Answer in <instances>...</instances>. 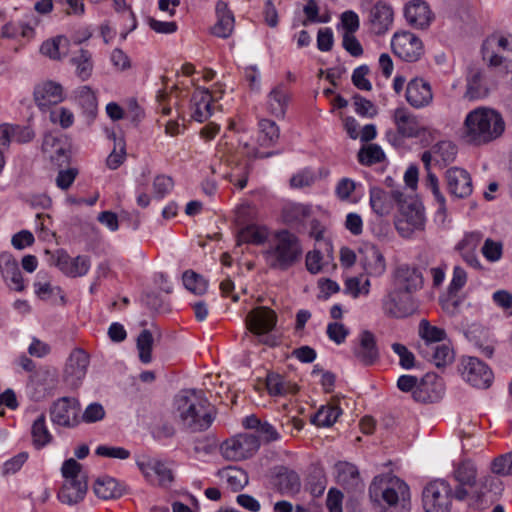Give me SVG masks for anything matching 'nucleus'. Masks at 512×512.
<instances>
[{"label": "nucleus", "instance_id": "obj_48", "mask_svg": "<svg viewBox=\"0 0 512 512\" xmlns=\"http://www.w3.org/2000/svg\"><path fill=\"white\" fill-rule=\"evenodd\" d=\"M76 99L83 112L94 117L97 112V98L89 86H82L76 91Z\"/></svg>", "mask_w": 512, "mask_h": 512}, {"label": "nucleus", "instance_id": "obj_35", "mask_svg": "<svg viewBox=\"0 0 512 512\" xmlns=\"http://www.w3.org/2000/svg\"><path fill=\"white\" fill-rule=\"evenodd\" d=\"M289 102V93L283 83L273 88L267 96V109L277 118L284 117Z\"/></svg>", "mask_w": 512, "mask_h": 512}, {"label": "nucleus", "instance_id": "obj_5", "mask_svg": "<svg viewBox=\"0 0 512 512\" xmlns=\"http://www.w3.org/2000/svg\"><path fill=\"white\" fill-rule=\"evenodd\" d=\"M137 467L145 480L152 486L170 489L176 480L174 462L171 460L140 456L136 460Z\"/></svg>", "mask_w": 512, "mask_h": 512}, {"label": "nucleus", "instance_id": "obj_44", "mask_svg": "<svg viewBox=\"0 0 512 512\" xmlns=\"http://www.w3.org/2000/svg\"><path fill=\"white\" fill-rule=\"evenodd\" d=\"M418 334L421 338L419 343H427L430 345H436L442 342L446 337L445 330L432 326L426 319L420 321Z\"/></svg>", "mask_w": 512, "mask_h": 512}, {"label": "nucleus", "instance_id": "obj_59", "mask_svg": "<svg viewBox=\"0 0 512 512\" xmlns=\"http://www.w3.org/2000/svg\"><path fill=\"white\" fill-rule=\"evenodd\" d=\"M174 182L170 176L157 175L153 181V193L156 198H164L173 188Z\"/></svg>", "mask_w": 512, "mask_h": 512}, {"label": "nucleus", "instance_id": "obj_58", "mask_svg": "<svg viewBox=\"0 0 512 512\" xmlns=\"http://www.w3.org/2000/svg\"><path fill=\"white\" fill-rule=\"evenodd\" d=\"M105 409L99 402L90 403L84 410L81 420L85 423L91 424L101 421L105 417Z\"/></svg>", "mask_w": 512, "mask_h": 512}, {"label": "nucleus", "instance_id": "obj_51", "mask_svg": "<svg viewBox=\"0 0 512 512\" xmlns=\"http://www.w3.org/2000/svg\"><path fill=\"white\" fill-rule=\"evenodd\" d=\"M385 158L382 148L377 144H369L358 152V160L361 164L371 166L381 162Z\"/></svg>", "mask_w": 512, "mask_h": 512}, {"label": "nucleus", "instance_id": "obj_43", "mask_svg": "<svg viewBox=\"0 0 512 512\" xmlns=\"http://www.w3.org/2000/svg\"><path fill=\"white\" fill-rule=\"evenodd\" d=\"M428 379L427 376L413 390L412 396L415 401L422 403L435 402L441 397L443 392L441 383H436V388L430 389Z\"/></svg>", "mask_w": 512, "mask_h": 512}, {"label": "nucleus", "instance_id": "obj_36", "mask_svg": "<svg viewBox=\"0 0 512 512\" xmlns=\"http://www.w3.org/2000/svg\"><path fill=\"white\" fill-rule=\"evenodd\" d=\"M337 482L347 490H353L360 484V474L355 465L339 461L334 465Z\"/></svg>", "mask_w": 512, "mask_h": 512}, {"label": "nucleus", "instance_id": "obj_49", "mask_svg": "<svg viewBox=\"0 0 512 512\" xmlns=\"http://www.w3.org/2000/svg\"><path fill=\"white\" fill-rule=\"evenodd\" d=\"M454 477L459 484L472 487L476 483V466L469 460L463 461L456 467Z\"/></svg>", "mask_w": 512, "mask_h": 512}, {"label": "nucleus", "instance_id": "obj_31", "mask_svg": "<svg viewBox=\"0 0 512 512\" xmlns=\"http://www.w3.org/2000/svg\"><path fill=\"white\" fill-rule=\"evenodd\" d=\"M87 488V479L64 480L58 493V499L67 505L77 504L84 499Z\"/></svg>", "mask_w": 512, "mask_h": 512}, {"label": "nucleus", "instance_id": "obj_29", "mask_svg": "<svg viewBox=\"0 0 512 512\" xmlns=\"http://www.w3.org/2000/svg\"><path fill=\"white\" fill-rule=\"evenodd\" d=\"M396 289L412 293L423 285V276L418 268L406 264L397 267L395 272Z\"/></svg>", "mask_w": 512, "mask_h": 512}, {"label": "nucleus", "instance_id": "obj_33", "mask_svg": "<svg viewBox=\"0 0 512 512\" xmlns=\"http://www.w3.org/2000/svg\"><path fill=\"white\" fill-rule=\"evenodd\" d=\"M192 118L197 122H204L212 115V96L208 89L197 88L192 95Z\"/></svg>", "mask_w": 512, "mask_h": 512}, {"label": "nucleus", "instance_id": "obj_57", "mask_svg": "<svg viewBox=\"0 0 512 512\" xmlns=\"http://www.w3.org/2000/svg\"><path fill=\"white\" fill-rule=\"evenodd\" d=\"M481 253L489 262H496L502 257L503 246L500 242L487 238L481 248Z\"/></svg>", "mask_w": 512, "mask_h": 512}, {"label": "nucleus", "instance_id": "obj_50", "mask_svg": "<svg viewBox=\"0 0 512 512\" xmlns=\"http://www.w3.org/2000/svg\"><path fill=\"white\" fill-rule=\"evenodd\" d=\"M152 333L144 329L137 337V349L139 352V359L142 363L148 364L152 361V347H153Z\"/></svg>", "mask_w": 512, "mask_h": 512}, {"label": "nucleus", "instance_id": "obj_18", "mask_svg": "<svg viewBox=\"0 0 512 512\" xmlns=\"http://www.w3.org/2000/svg\"><path fill=\"white\" fill-rule=\"evenodd\" d=\"M359 263L370 277H380L386 271L385 257L375 245L368 244L359 249Z\"/></svg>", "mask_w": 512, "mask_h": 512}, {"label": "nucleus", "instance_id": "obj_42", "mask_svg": "<svg viewBox=\"0 0 512 512\" xmlns=\"http://www.w3.org/2000/svg\"><path fill=\"white\" fill-rule=\"evenodd\" d=\"M32 443L36 449H42L53 441L44 414H41L34 422L31 428Z\"/></svg>", "mask_w": 512, "mask_h": 512}, {"label": "nucleus", "instance_id": "obj_14", "mask_svg": "<svg viewBox=\"0 0 512 512\" xmlns=\"http://www.w3.org/2000/svg\"><path fill=\"white\" fill-rule=\"evenodd\" d=\"M404 195L399 190L386 191L380 187H371L369 190V203L373 212L379 216H388L395 204L400 205Z\"/></svg>", "mask_w": 512, "mask_h": 512}, {"label": "nucleus", "instance_id": "obj_23", "mask_svg": "<svg viewBox=\"0 0 512 512\" xmlns=\"http://www.w3.org/2000/svg\"><path fill=\"white\" fill-rule=\"evenodd\" d=\"M405 98L416 109L427 107L433 100V93L429 82L422 78L410 80L406 87Z\"/></svg>", "mask_w": 512, "mask_h": 512}, {"label": "nucleus", "instance_id": "obj_6", "mask_svg": "<svg viewBox=\"0 0 512 512\" xmlns=\"http://www.w3.org/2000/svg\"><path fill=\"white\" fill-rule=\"evenodd\" d=\"M482 57L490 67L512 71V36L491 35L482 44Z\"/></svg>", "mask_w": 512, "mask_h": 512}, {"label": "nucleus", "instance_id": "obj_38", "mask_svg": "<svg viewBox=\"0 0 512 512\" xmlns=\"http://www.w3.org/2000/svg\"><path fill=\"white\" fill-rule=\"evenodd\" d=\"M70 51V41L67 37L59 35L46 40L40 47V52L52 60H61Z\"/></svg>", "mask_w": 512, "mask_h": 512}, {"label": "nucleus", "instance_id": "obj_13", "mask_svg": "<svg viewBox=\"0 0 512 512\" xmlns=\"http://www.w3.org/2000/svg\"><path fill=\"white\" fill-rule=\"evenodd\" d=\"M80 403L73 397H61L50 407L51 421L59 426L72 428L79 424Z\"/></svg>", "mask_w": 512, "mask_h": 512}, {"label": "nucleus", "instance_id": "obj_53", "mask_svg": "<svg viewBox=\"0 0 512 512\" xmlns=\"http://www.w3.org/2000/svg\"><path fill=\"white\" fill-rule=\"evenodd\" d=\"M456 152V146L450 141H441L433 146L434 159L437 162H452L456 156Z\"/></svg>", "mask_w": 512, "mask_h": 512}, {"label": "nucleus", "instance_id": "obj_4", "mask_svg": "<svg viewBox=\"0 0 512 512\" xmlns=\"http://www.w3.org/2000/svg\"><path fill=\"white\" fill-rule=\"evenodd\" d=\"M300 240L288 230L278 231L263 255L266 264L275 270L286 271L302 257Z\"/></svg>", "mask_w": 512, "mask_h": 512}, {"label": "nucleus", "instance_id": "obj_2", "mask_svg": "<svg viewBox=\"0 0 512 512\" xmlns=\"http://www.w3.org/2000/svg\"><path fill=\"white\" fill-rule=\"evenodd\" d=\"M505 130V122L499 112L486 107L470 111L464 120L463 135L474 145H483L499 138Z\"/></svg>", "mask_w": 512, "mask_h": 512}, {"label": "nucleus", "instance_id": "obj_20", "mask_svg": "<svg viewBox=\"0 0 512 512\" xmlns=\"http://www.w3.org/2000/svg\"><path fill=\"white\" fill-rule=\"evenodd\" d=\"M447 189L451 196L455 198H466L473 191L472 179L470 174L458 167H452L446 171Z\"/></svg>", "mask_w": 512, "mask_h": 512}, {"label": "nucleus", "instance_id": "obj_1", "mask_svg": "<svg viewBox=\"0 0 512 512\" xmlns=\"http://www.w3.org/2000/svg\"><path fill=\"white\" fill-rule=\"evenodd\" d=\"M174 409L182 426L192 432L207 430L214 421V407L203 390L183 389L174 397Z\"/></svg>", "mask_w": 512, "mask_h": 512}, {"label": "nucleus", "instance_id": "obj_17", "mask_svg": "<svg viewBox=\"0 0 512 512\" xmlns=\"http://www.w3.org/2000/svg\"><path fill=\"white\" fill-rule=\"evenodd\" d=\"M88 366V354L81 349H75L70 354L64 371V378L67 384L77 388L85 378Z\"/></svg>", "mask_w": 512, "mask_h": 512}, {"label": "nucleus", "instance_id": "obj_56", "mask_svg": "<svg viewBox=\"0 0 512 512\" xmlns=\"http://www.w3.org/2000/svg\"><path fill=\"white\" fill-rule=\"evenodd\" d=\"M61 471L65 480L87 479L85 472L82 471L81 464L73 458L64 461Z\"/></svg>", "mask_w": 512, "mask_h": 512}, {"label": "nucleus", "instance_id": "obj_32", "mask_svg": "<svg viewBox=\"0 0 512 512\" xmlns=\"http://www.w3.org/2000/svg\"><path fill=\"white\" fill-rule=\"evenodd\" d=\"M311 216V206L289 202L283 206L282 219L292 228L304 227L305 221Z\"/></svg>", "mask_w": 512, "mask_h": 512}, {"label": "nucleus", "instance_id": "obj_15", "mask_svg": "<svg viewBox=\"0 0 512 512\" xmlns=\"http://www.w3.org/2000/svg\"><path fill=\"white\" fill-rule=\"evenodd\" d=\"M33 96L37 107L41 111L49 110L51 106L61 103L65 98L63 86L52 80L37 84Z\"/></svg>", "mask_w": 512, "mask_h": 512}, {"label": "nucleus", "instance_id": "obj_54", "mask_svg": "<svg viewBox=\"0 0 512 512\" xmlns=\"http://www.w3.org/2000/svg\"><path fill=\"white\" fill-rule=\"evenodd\" d=\"M353 105L355 112L361 117L372 118L377 114L375 105L359 94L354 95Z\"/></svg>", "mask_w": 512, "mask_h": 512}, {"label": "nucleus", "instance_id": "obj_63", "mask_svg": "<svg viewBox=\"0 0 512 512\" xmlns=\"http://www.w3.org/2000/svg\"><path fill=\"white\" fill-rule=\"evenodd\" d=\"M466 282V271L460 266H455L453 269L452 279L448 287L449 294L456 295L465 286Z\"/></svg>", "mask_w": 512, "mask_h": 512}, {"label": "nucleus", "instance_id": "obj_45", "mask_svg": "<svg viewBox=\"0 0 512 512\" xmlns=\"http://www.w3.org/2000/svg\"><path fill=\"white\" fill-rule=\"evenodd\" d=\"M341 414L342 410L339 406L329 404L322 406L312 417L311 422L319 427H330L337 421Z\"/></svg>", "mask_w": 512, "mask_h": 512}, {"label": "nucleus", "instance_id": "obj_41", "mask_svg": "<svg viewBox=\"0 0 512 512\" xmlns=\"http://www.w3.org/2000/svg\"><path fill=\"white\" fill-rule=\"evenodd\" d=\"M70 63L75 67L76 76L82 80H88L93 72L92 54L85 49H79L70 58Z\"/></svg>", "mask_w": 512, "mask_h": 512}, {"label": "nucleus", "instance_id": "obj_9", "mask_svg": "<svg viewBox=\"0 0 512 512\" xmlns=\"http://www.w3.org/2000/svg\"><path fill=\"white\" fill-rule=\"evenodd\" d=\"M452 489L445 480H434L423 490V507L425 512H449Z\"/></svg>", "mask_w": 512, "mask_h": 512}, {"label": "nucleus", "instance_id": "obj_16", "mask_svg": "<svg viewBox=\"0 0 512 512\" xmlns=\"http://www.w3.org/2000/svg\"><path fill=\"white\" fill-rule=\"evenodd\" d=\"M245 323L250 332L263 335L274 329L277 323V315L272 309L259 306L248 313Z\"/></svg>", "mask_w": 512, "mask_h": 512}, {"label": "nucleus", "instance_id": "obj_28", "mask_svg": "<svg viewBox=\"0 0 512 512\" xmlns=\"http://www.w3.org/2000/svg\"><path fill=\"white\" fill-rule=\"evenodd\" d=\"M216 23L211 27V33L219 38L226 39L231 36L235 18L228 4L223 0H218L215 5Z\"/></svg>", "mask_w": 512, "mask_h": 512}, {"label": "nucleus", "instance_id": "obj_25", "mask_svg": "<svg viewBox=\"0 0 512 512\" xmlns=\"http://www.w3.org/2000/svg\"><path fill=\"white\" fill-rule=\"evenodd\" d=\"M0 271L3 280L11 290L22 292L25 289L18 262L11 253L4 252L0 255Z\"/></svg>", "mask_w": 512, "mask_h": 512}, {"label": "nucleus", "instance_id": "obj_37", "mask_svg": "<svg viewBox=\"0 0 512 512\" xmlns=\"http://www.w3.org/2000/svg\"><path fill=\"white\" fill-rule=\"evenodd\" d=\"M490 87L484 75L478 71L473 70L467 77V85L465 97L470 100L482 99L488 96Z\"/></svg>", "mask_w": 512, "mask_h": 512}, {"label": "nucleus", "instance_id": "obj_11", "mask_svg": "<svg viewBox=\"0 0 512 512\" xmlns=\"http://www.w3.org/2000/svg\"><path fill=\"white\" fill-rule=\"evenodd\" d=\"M382 309L385 315L393 318H404L417 310L412 294L394 289L382 299Z\"/></svg>", "mask_w": 512, "mask_h": 512}, {"label": "nucleus", "instance_id": "obj_7", "mask_svg": "<svg viewBox=\"0 0 512 512\" xmlns=\"http://www.w3.org/2000/svg\"><path fill=\"white\" fill-rule=\"evenodd\" d=\"M399 211L395 227L402 237L410 238L416 230L424 229L425 215L421 203L416 200L407 202L403 198L399 205Z\"/></svg>", "mask_w": 512, "mask_h": 512}, {"label": "nucleus", "instance_id": "obj_30", "mask_svg": "<svg viewBox=\"0 0 512 512\" xmlns=\"http://www.w3.org/2000/svg\"><path fill=\"white\" fill-rule=\"evenodd\" d=\"M393 121L398 133L407 138L416 137L420 130L417 117L405 107L394 110Z\"/></svg>", "mask_w": 512, "mask_h": 512}, {"label": "nucleus", "instance_id": "obj_21", "mask_svg": "<svg viewBox=\"0 0 512 512\" xmlns=\"http://www.w3.org/2000/svg\"><path fill=\"white\" fill-rule=\"evenodd\" d=\"M56 266L68 277H82L88 273L91 267V260L86 255H78L72 258L67 252L58 251Z\"/></svg>", "mask_w": 512, "mask_h": 512}, {"label": "nucleus", "instance_id": "obj_12", "mask_svg": "<svg viewBox=\"0 0 512 512\" xmlns=\"http://www.w3.org/2000/svg\"><path fill=\"white\" fill-rule=\"evenodd\" d=\"M462 378L476 388H488L493 381L491 369L476 357H466L459 367Z\"/></svg>", "mask_w": 512, "mask_h": 512}, {"label": "nucleus", "instance_id": "obj_8", "mask_svg": "<svg viewBox=\"0 0 512 512\" xmlns=\"http://www.w3.org/2000/svg\"><path fill=\"white\" fill-rule=\"evenodd\" d=\"M260 448V438L255 433L238 434L221 445L224 458L239 461L252 457Z\"/></svg>", "mask_w": 512, "mask_h": 512}, {"label": "nucleus", "instance_id": "obj_60", "mask_svg": "<svg viewBox=\"0 0 512 512\" xmlns=\"http://www.w3.org/2000/svg\"><path fill=\"white\" fill-rule=\"evenodd\" d=\"M492 300L506 316H512V294L509 291L504 289L495 291Z\"/></svg>", "mask_w": 512, "mask_h": 512}, {"label": "nucleus", "instance_id": "obj_26", "mask_svg": "<svg viewBox=\"0 0 512 512\" xmlns=\"http://www.w3.org/2000/svg\"><path fill=\"white\" fill-rule=\"evenodd\" d=\"M407 23L416 29H426L433 20L428 4L422 0H412L404 7Z\"/></svg>", "mask_w": 512, "mask_h": 512}, {"label": "nucleus", "instance_id": "obj_62", "mask_svg": "<svg viewBox=\"0 0 512 512\" xmlns=\"http://www.w3.org/2000/svg\"><path fill=\"white\" fill-rule=\"evenodd\" d=\"M369 67L361 65L357 67L352 73V82L360 90L370 91L372 89L371 82L367 79Z\"/></svg>", "mask_w": 512, "mask_h": 512}, {"label": "nucleus", "instance_id": "obj_55", "mask_svg": "<svg viewBox=\"0 0 512 512\" xmlns=\"http://www.w3.org/2000/svg\"><path fill=\"white\" fill-rule=\"evenodd\" d=\"M49 119L52 123L59 124L66 129L72 126L74 115L68 108L59 107L50 111Z\"/></svg>", "mask_w": 512, "mask_h": 512}, {"label": "nucleus", "instance_id": "obj_64", "mask_svg": "<svg viewBox=\"0 0 512 512\" xmlns=\"http://www.w3.org/2000/svg\"><path fill=\"white\" fill-rule=\"evenodd\" d=\"M491 469L496 474L512 475V453L497 457Z\"/></svg>", "mask_w": 512, "mask_h": 512}, {"label": "nucleus", "instance_id": "obj_19", "mask_svg": "<svg viewBox=\"0 0 512 512\" xmlns=\"http://www.w3.org/2000/svg\"><path fill=\"white\" fill-rule=\"evenodd\" d=\"M394 11L390 4L384 1L376 2L369 11L370 30L376 35H383L392 27Z\"/></svg>", "mask_w": 512, "mask_h": 512}, {"label": "nucleus", "instance_id": "obj_46", "mask_svg": "<svg viewBox=\"0 0 512 512\" xmlns=\"http://www.w3.org/2000/svg\"><path fill=\"white\" fill-rule=\"evenodd\" d=\"M268 238V230L264 226L248 225L238 234V242L251 243L255 245L263 244Z\"/></svg>", "mask_w": 512, "mask_h": 512}, {"label": "nucleus", "instance_id": "obj_47", "mask_svg": "<svg viewBox=\"0 0 512 512\" xmlns=\"http://www.w3.org/2000/svg\"><path fill=\"white\" fill-rule=\"evenodd\" d=\"M259 130L258 143L260 146L270 147L277 142L280 132L274 121L261 119L259 121Z\"/></svg>", "mask_w": 512, "mask_h": 512}, {"label": "nucleus", "instance_id": "obj_22", "mask_svg": "<svg viewBox=\"0 0 512 512\" xmlns=\"http://www.w3.org/2000/svg\"><path fill=\"white\" fill-rule=\"evenodd\" d=\"M353 355L364 366L373 365L379 359L375 336L368 330L359 334L358 343L353 347Z\"/></svg>", "mask_w": 512, "mask_h": 512}, {"label": "nucleus", "instance_id": "obj_24", "mask_svg": "<svg viewBox=\"0 0 512 512\" xmlns=\"http://www.w3.org/2000/svg\"><path fill=\"white\" fill-rule=\"evenodd\" d=\"M418 353L427 361L441 368L451 364L454 360L453 349L445 343L430 345L427 343H418Z\"/></svg>", "mask_w": 512, "mask_h": 512}, {"label": "nucleus", "instance_id": "obj_40", "mask_svg": "<svg viewBox=\"0 0 512 512\" xmlns=\"http://www.w3.org/2000/svg\"><path fill=\"white\" fill-rule=\"evenodd\" d=\"M93 490L97 497L104 500L118 498L123 494L122 486L109 476L99 477L94 483Z\"/></svg>", "mask_w": 512, "mask_h": 512}, {"label": "nucleus", "instance_id": "obj_34", "mask_svg": "<svg viewBox=\"0 0 512 512\" xmlns=\"http://www.w3.org/2000/svg\"><path fill=\"white\" fill-rule=\"evenodd\" d=\"M274 485L280 494L292 496L300 491L301 481L295 471L282 467L275 476Z\"/></svg>", "mask_w": 512, "mask_h": 512}, {"label": "nucleus", "instance_id": "obj_52", "mask_svg": "<svg viewBox=\"0 0 512 512\" xmlns=\"http://www.w3.org/2000/svg\"><path fill=\"white\" fill-rule=\"evenodd\" d=\"M183 284L189 291L196 295H203L207 291L208 283L199 274L193 271H185L183 274Z\"/></svg>", "mask_w": 512, "mask_h": 512}, {"label": "nucleus", "instance_id": "obj_39", "mask_svg": "<svg viewBox=\"0 0 512 512\" xmlns=\"http://www.w3.org/2000/svg\"><path fill=\"white\" fill-rule=\"evenodd\" d=\"M266 387L271 396H286L288 394H295L298 391L296 384L277 373H269L267 375Z\"/></svg>", "mask_w": 512, "mask_h": 512}, {"label": "nucleus", "instance_id": "obj_27", "mask_svg": "<svg viewBox=\"0 0 512 512\" xmlns=\"http://www.w3.org/2000/svg\"><path fill=\"white\" fill-rule=\"evenodd\" d=\"M42 151L51 161L62 166L69 162V150L62 136L48 132L43 137Z\"/></svg>", "mask_w": 512, "mask_h": 512}, {"label": "nucleus", "instance_id": "obj_3", "mask_svg": "<svg viewBox=\"0 0 512 512\" xmlns=\"http://www.w3.org/2000/svg\"><path fill=\"white\" fill-rule=\"evenodd\" d=\"M371 502L386 510L401 505L403 508L410 501L409 486L399 477L382 474L374 477L369 486Z\"/></svg>", "mask_w": 512, "mask_h": 512}, {"label": "nucleus", "instance_id": "obj_61", "mask_svg": "<svg viewBox=\"0 0 512 512\" xmlns=\"http://www.w3.org/2000/svg\"><path fill=\"white\" fill-rule=\"evenodd\" d=\"M326 333L331 341L340 345L345 342L349 335V329L342 323L331 322L327 325Z\"/></svg>", "mask_w": 512, "mask_h": 512}, {"label": "nucleus", "instance_id": "obj_10", "mask_svg": "<svg viewBox=\"0 0 512 512\" xmlns=\"http://www.w3.org/2000/svg\"><path fill=\"white\" fill-rule=\"evenodd\" d=\"M391 48L395 56L409 63L417 62L424 55L422 40L409 31L394 33Z\"/></svg>", "mask_w": 512, "mask_h": 512}]
</instances>
